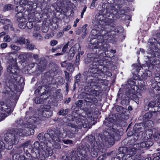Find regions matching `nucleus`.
<instances>
[{"mask_svg": "<svg viewBox=\"0 0 160 160\" xmlns=\"http://www.w3.org/2000/svg\"><path fill=\"white\" fill-rule=\"evenodd\" d=\"M95 40L96 39H94L90 40L89 46L90 48L96 49L95 51L97 53H88L87 58L85 59V62L86 63H88L93 60L92 64L93 66L105 65L103 60L104 57L103 56L105 55L108 57L111 51L112 52L115 53L116 50L111 49V51H108L110 47L108 44L104 42V39H103V42H102H102L97 41L94 43L92 41Z\"/></svg>", "mask_w": 160, "mask_h": 160, "instance_id": "nucleus-1", "label": "nucleus"}, {"mask_svg": "<svg viewBox=\"0 0 160 160\" xmlns=\"http://www.w3.org/2000/svg\"><path fill=\"white\" fill-rule=\"evenodd\" d=\"M93 24L97 28V30L100 31L99 36H102V38L106 36H110L116 34V32L118 33L122 32L123 29L121 26H118L115 29V25L112 23L103 20V17L102 14H97L95 16V20L92 22Z\"/></svg>", "mask_w": 160, "mask_h": 160, "instance_id": "nucleus-2", "label": "nucleus"}, {"mask_svg": "<svg viewBox=\"0 0 160 160\" xmlns=\"http://www.w3.org/2000/svg\"><path fill=\"white\" fill-rule=\"evenodd\" d=\"M158 44L157 40L155 38L149 39L147 52L148 55L147 56L149 60V63L151 64L154 65L156 64V57L160 59V49H158L156 45Z\"/></svg>", "mask_w": 160, "mask_h": 160, "instance_id": "nucleus-3", "label": "nucleus"}, {"mask_svg": "<svg viewBox=\"0 0 160 160\" xmlns=\"http://www.w3.org/2000/svg\"><path fill=\"white\" fill-rule=\"evenodd\" d=\"M58 133V131H57V132H54V134H52L51 136L47 133L45 134L43 136V134L40 133L38 136V138L41 145H44L46 141L48 140L53 148H60L61 146L59 144L60 139L59 138V136H60L57 134Z\"/></svg>", "mask_w": 160, "mask_h": 160, "instance_id": "nucleus-4", "label": "nucleus"}, {"mask_svg": "<svg viewBox=\"0 0 160 160\" xmlns=\"http://www.w3.org/2000/svg\"><path fill=\"white\" fill-rule=\"evenodd\" d=\"M20 130L17 129H12L7 131L4 135V139L8 145V149H10L12 148L13 145L17 142L19 136L18 135Z\"/></svg>", "mask_w": 160, "mask_h": 160, "instance_id": "nucleus-5", "label": "nucleus"}, {"mask_svg": "<svg viewBox=\"0 0 160 160\" xmlns=\"http://www.w3.org/2000/svg\"><path fill=\"white\" fill-rule=\"evenodd\" d=\"M7 71L10 75L12 76L13 77L12 78L13 79V82H15L17 81L18 77L21 78V76L19 75V70L16 64L8 66L7 67Z\"/></svg>", "mask_w": 160, "mask_h": 160, "instance_id": "nucleus-6", "label": "nucleus"}, {"mask_svg": "<svg viewBox=\"0 0 160 160\" xmlns=\"http://www.w3.org/2000/svg\"><path fill=\"white\" fill-rule=\"evenodd\" d=\"M146 128V127L144 126L143 123L139 124H136L134 127L133 130L134 131L135 133L132 134V136L133 139H132V140L135 141H137L139 138L138 133L142 131Z\"/></svg>", "mask_w": 160, "mask_h": 160, "instance_id": "nucleus-7", "label": "nucleus"}, {"mask_svg": "<svg viewBox=\"0 0 160 160\" xmlns=\"http://www.w3.org/2000/svg\"><path fill=\"white\" fill-rule=\"evenodd\" d=\"M52 150L49 147L42 148L39 150L38 152L39 158L42 160H44L46 157L52 155Z\"/></svg>", "mask_w": 160, "mask_h": 160, "instance_id": "nucleus-8", "label": "nucleus"}, {"mask_svg": "<svg viewBox=\"0 0 160 160\" xmlns=\"http://www.w3.org/2000/svg\"><path fill=\"white\" fill-rule=\"evenodd\" d=\"M32 126H28L27 124H23V127H25V128L23 129H21L20 128V132L19 133V136H24L27 135H32L34 134V129L31 128Z\"/></svg>", "mask_w": 160, "mask_h": 160, "instance_id": "nucleus-9", "label": "nucleus"}, {"mask_svg": "<svg viewBox=\"0 0 160 160\" xmlns=\"http://www.w3.org/2000/svg\"><path fill=\"white\" fill-rule=\"evenodd\" d=\"M137 145L134 144L132 146V147L128 149L126 148H119V151L120 152H123L124 151L127 152V153H129L132 156L136 153V151L138 149V148L136 147V146L137 147Z\"/></svg>", "mask_w": 160, "mask_h": 160, "instance_id": "nucleus-10", "label": "nucleus"}, {"mask_svg": "<svg viewBox=\"0 0 160 160\" xmlns=\"http://www.w3.org/2000/svg\"><path fill=\"white\" fill-rule=\"evenodd\" d=\"M0 23L2 24H5L3 26V28L7 30L9 28L11 30H13L12 27V23L9 19L6 18L2 19L0 18Z\"/></svg>", "mask_w": 160, "mask_h": 160, "instance_id": "nucleus-11", "label": "nucleus"}, {"mask_svg": "<svg viewBox=\"0 0 160 160\" xmlns=\"http://www.w3.org/2000/svg\"><path fill=\"white\" fill-rule=\"evenodd\" d=\"M148 106L151 109L149 110L152 112H155L160 111V108L157 104V101H152L148 103Z\"/></svg>", "mask_w": 160, "mask_h": 160, "instance_id": "nucleus-12", "label": "nucleus"}, {"mask_svg": "<svg viewBox=\"0 0 160 160\" xmlns=\"http://www.w3.org/2000/svg\"><path fill=\"white\" fill-rule=\"evenodd\" d=\"M15 42L20 45L27 44L29 42V40L25 39L23 37H16L15 39Z\"/></svg>", "mask_w": 160, "mask_h": 160, "instance_id": "nucleus-13", "label": "nucleus"}, {"mask_svg": "<svg viewBox=\"0 0 160 160\" xmlns=\"http://www.w3.org/2000/svg\"><path fill=\"white\" fill-rule=\"evenodd\" d=\"M0 109L8 113L12 112V110L8 105L3 102H0Z\"/></svg>", "mask_w": 160, "mask_h": 160, "instance_id": "nucleus-14", "label": "nucleus"}, {"mask_svg": "<svg viewBox=\"0 0 160 160\" xmlns=\"http://www.w3.org/2000/svg\"><path fill=\"white\" fill-rule=\"evenodd\" d=\"M153 142L151 141L148 140L146 141L142 142L140 144H138V149H141V148H146L152 146Z\"/></svg>", "mask_w": 160, "mask_h": 160, "instance_id": "nucleus-15", "label": "nucleus"}, {"mask_svg": "<svg viewBox=\"0 0 160 160\" xmlns=\"http://www.w3.org/2000/svg\"><path fill=\"white\" fill-rule=\"evenodd\" d=\"M47 62L45 60H40L38 63V69L41 72H43L46 68Z\"/></svg>", "mask_w": 160, "mask_h": 160, "instance_id": "nucleus-16", "label": "nucleus"}, {"mask_svg": "<svg viewBox=\"0 0 160 160\" xmlns=\"http://www.w3.org/2000/svg\"><path fill=\"white\" fill-rule=\"evenodd\" d=\"M16 20L18 22H26V19L25 18L24 14L21 12L17 13L16 15Z\"/></svg>", "mask_w": 160, "mask_h": 160, "instance_id": "nucleus-17", "label": "nucleus"}, {"mask_svg": "<svg viewBox=\"0 0 160 160\" xmlns=\"http://www.w3.org/2000/svg\"><path fill=\"white\" fill-rule=\"evenodd\" d=\"M47 98V95L43 93L40 97H36L34 99V102L36 104L41 103L43 102V100H46Z\"/></svg>", "mask_w": 160, "mask_h": 160, "instance_id": "nucleus-18", "label": "nucleus"}, {"mask_svg": "<svg viewBox=\"0 0 160 160\" xmlns=\"http://www.w3.org/2000/svg\"><path fill=\"white\" fill-rule=\"evenodd\" d=\"M118 131L117 129H114L113 128L110 132V134L109 135V138L112 141L116 139L115 137L118 136Z\"/></svg>", "mask_w": 160, "mask_h": 160, "instance_id": "nucleus-19", "label": "nucleus"}, {"mask_svg": "<svg viewBox=\"0 0 160 160\" xmlns=\"http://www.w3.org/2000/svg\"><path fill=\"white\" fill-rule=\"evenodd\" d=\"M90 119H86L85 120H82L81 122H79V124L78 126L80 127L82 125L84 128H88V127H89L90 125Z\"/></svg>", "mask_w": 160, "mask_h": 160, "instance_id": "nucleus-20", "label": "nucleus"}, {"mask_svg": "<svg viewBox=\"0 0 160 160\" xmlns=\"http://www.w3.org/2000/svg\"><path fill=\"white\" fill-rule=\"evenodd\" d=\"M12 158L13 160H31V158H26L24 155L20 156L18 154H14L12 156Z\"/></svg>", "mask_w": 160, "mask_h": 160, "instance_id": "nucleus-21", "label": "nucleus"}, {"mask_svg": "<svg viewBox=\"0 0 160 160\" xmlns=\"http://www.w3.org/2000/svg\"><path fill=\"white\" fill-rule=\"evenodd\" d=\"M114 122V120L112 118H107V121L104 122V124L106 126L111 128L112 127Z\"/></svg>", "mask_w": 160, "mask_h": 160, "instance_id": "nucleus-22", "label": "nucleus"}, {"mask_svg": "<svg viewBox=\"0 0 160 160\" xmlns=\"http://www.w3.org/2000/svg\"><path fill=\"white\" fill-rule=\"evenodd\" d=\"M152 116V115L151 113L148 112L145 113L143 116V121L144 122H147L148 121L151 120Z\"/></svg>", "mask_w": 160, "mask_h": 160, "instance_id": "nucleus-23", "label": "nucleus"}, {"mask_svg": "<svg viewBox=\"0 0 160 160\" xmlns=\"http://www.w3.org/2000/svg\"><path fill=\"white\" fill-rule=\"evenodd\" d=\"M123 153V156L122 157V160H133L132 157L133 156H132L129 153H127V152L124 151Z\"/></svg>", "mask_w": 160, "mask_h": 160, "instance_id": "nucleus-24", "label": "nucleus"}, {"mask_svg": "<svg viewBox=\"0 0 160 160\" xmlns=\"http://www.w3.org/2000/svg\"><path fill=\"white\" fill-rule=\"evenodd\" d=\"M37 118L36 117H31L28 119V122L27 124L28 126H32V124L34 123L37 122Z\"/></svg>", "mask_w": 160, "mask_h": 160, "instance_id": "nucleus-25", "label": "nucleus"}, {"mask_svg": "<svg viewBox=\"0 0 160 160\" xmlns=\"http://www.w3.org/2000/svg\"><path fill=\"white\" fill-rule=\"evenodd\" d=\"M128 97L130 99L134 101L137 103H139V99H138V97H137L136 94L130 93Z\"/></svg>", "mask_w": 160, "mask_h": 160, "instance_id": "nucleus-26", "label": "nucleus"}, {"mask_svg": "<svg viewBox=\"0 0 160 160\" xmlns=\"http://www.w3.org/2000/svg\"><path fill=\"white\" fill-rule=\"evenodd\" d=\"M69 109H67L64 110L63 108H61L59 111L58 113L59 115L65 116L68 114V112L69 111Z\"/></svg>", "mask_w": 160, "mask_h": 160, "instance_id": "nucleus-27", "label": "nucleus"}, {"mask_svg": "<svg viewBox=\"0 0 160 160\" xmlns=\"http://www.w3.org/2000/svg\"><path fill=\"white\" fill-rule=\"evenodd\" d=\"M143 122L144 126H145V127H149V128L152 127L153 126V122L151 120L149 121H148L147 122Z\"/></svg>", "mask_w": 160, "mask_h": 160, "instance_id": "nucleus-28", "label": "nucleus"}, {"mask_svg": "<svg viewBox=\"0 0 160 160\" xmlns=\"http://www.w3.org/2000/svg\"><path fill=\"white\" fill-rule=\"evenodd\" d=\"M20 5L25 9L26 8L25 7L28 5V2L26 0H21L20 1Z\"/></svg>", "mask_w": 160, "mask_h": 160, "instance_id": "nucleus-29", "label": "nucleus"}, {"mask_svg": "<svg viewBox=\"0 0 160 160\" xmlns=\"http://www.w3.org/2000/svg\"><path fill=\"white\" fill-rule=\"evenodd\" d=\"M67 69L70 72H72L74 70V68L72 63H68L67 64Z\"/></svg>", "mask_w": 160, "mask_h": 160, "instance_id": "nucleus-30", "label": "nucleus"}, {"mask_svg": "<svg viewBox=\"0 0 160 160\" xmlns=\"http://www.w3.org/2000/svg\"><path fill=\"white\" fill-rule=\"evenodd\" d=\"M99 94V92L96 90H91L89 92V94L93 97L97 96Z\"/></svg>", "mask_w": 160, "mask_h": 160, "instance_id": "nucleus-31", "label": "nucleus"}, {"mask_svg": "<svg viewBox=\"0 0 160 160\" xmlns=\"http://www.w3.org/2000/svg\"><path fill=\"white\" fill-rule=\"evenodd\" d=\"M98 149H92V152L91 153V155L93 157H96L98 156Z\"/></svg>", "mask_w": 160, "mask_h": 160, "instance_id": "nucleus-32", "label": "nucleus"}, {"mask_svg": "<svg viewBox=\"0 0 160 160\" xmlns=\"http://www.w3.org/2000/svg\"><path fill=\"white\" fill-rule=\"evenodd\" d=\"M28 20L29 22H34L36 19L34 17V14H30L28 15Z\"/></svg>", "mask_w": 160, "mask_h": 160, "instance_id": "nucleus-33", "label": "nucleus"}, {"mask_svg": "<svg viewBox=\"0 0 160 160\" xmlns=\"http://www.w3.org/2000/svg\"><path fill=\"white\" fill-rule=\"evenodd\" d=\"M13 8V6L11 4H7L5 5L3 8V10L4 11H6L9 10H11Z\"/></svg>", "mask_w": 160, "mask_h": 160, "instance_id": "nucleus-34", "label": "nucleus"}, {"mask_svg": "<svg viewBox=\"0 0 160 160\" xmlns=\"http://www.w3.org/2000/svg\"><path fill=\"white\" fill-rule=\"evenodd\" d=\"M74 47L73 48L72 51L71 49H70L68 53V59H72L74 56L75 53L73 51L74 50Z\"/></svg>", "mask_w": 160, "mask_h": 160, "instance_id": "nucleus-35", "label": "nucleus"}, {"mask_svg": "<svg viewBox=\"0 0 160 160\" xmlns=\"http://www.w3.org/2000/svg\"><path fill=\"white\" fill-rule=\"evenodd\" d=\"M77 47L78 48V54L76 56V58L80 59V57H81L80 52L81 51V48L80 46L78 44L77 45H75L76 48Z\"/></svg>", "mask_w": 160, "mask_h": 160, "instance_id": "nucleus-36", "label": "nucleus"}, {"mask_svg": "<svg viewBox=\"0 0 160 160\" xmlns=\"http://www.w3.org/2000/svg\"><path fill=\"white\" fill-rule=\"evenodd\" d=\"M26 22H19L18 24L19 27L22 29H24L25 28L26 26Z\"/></svg>", "mask_w": 160, "mask_h": 160, "instance_id": "nucleus-37", "label": "nucleus"}, {"mask_svg": "<svg viewBox=\"0 0 160 160\" xmlns=\"http://www.w3.org/2000/svg\"><path fill=\"white\" fill-rule=\"evenodd\" d=\"M116 109L117 111L122 113L123 112V108L122 106H117L116 107Z\"/></svg>", "mask_w": 160, "mask_h": 160, "instance_id": "nucleus-38", "label": "nucleus"}, {"mask_svg": "<svg viewBox=\"0 0 160 160\" xmlns=\"http://www.w3.org/2000/svg\"><path fill=\"white\" fill-rule=\"evenodd\" d=\"M33 36L37 39L40 40L42 38V37L41 35L37 32L34 33L33 35Z\"/></svg>", "mask_w": 160, "mask_h": 160, "instance_id": "nucleus-39", "label": "nucleus"}, {"mask_svg": "<svg viewBox=\"0 0 160 160\" xmlns=\"http://www.w3.org/2000/svg\"><path fill=\"white\" fill-rule=\"evenodd\" d=\"M11 48L14 50L18 51L20 50V48L14 44H12L10 46Z\"/></svg>", "mask_w": 160, "mask_h": 160, "instance_id": "nucleus-40", "label": "nucleus"}, {"mask_svg": "<svg viewBox=\"0 0 160 160\" xmlns=\"http://www.w3.org/2000/svg\"><path fill=\"white\" fill-rule=\"evenodd\" d=\"M97 70L95 68H91L89 69L88 72L91 73V75H92V74H95L96 73Z\"/></svg>", "mask_w": 160, "mask_h": 160, "instance_id": "nucleus-41", "label": "nucleus"}, {"mask_svg": "<svg viewBox=\"0 0 160 160\" xmlns=\"http://www.w3.org/2000/svg\"><path fill=\"white\" fill-rule=\"evenodd\" d=\"M26 46V48L27 49H29L30 50H32L34 48V45L29 43H28Z\"/></svg>", "mask_w": 160, "mask_h": 160, "instance_id": "nucleus-42", "label": "nucleus"}, {"mask_svg": "<svg viewBox=\"0 0 160 160\" xmlns=\"http://www.w3.org/2000/svg\"><path fill=\"white\" fill-rule=\"evenodd\" d=\"M25 9L20 5L17 6L15 9V10L16 12L23 11Z\"/></svg>", "mask_w": 160, "mask_h": 160, "instance_id": "nucleus-43", "label": "nucleus"}, {"mask_svg": "<svg viewBox=\"0 0 160 160\" xmlns=\"http://www.w3.org/2000/svg\"><path fill=\"white\" fill-rule=\"evenodd\" d=\"M5 147V145L4 142L0 140V149H3ZM2 150H0V153L1 154Z\"/></svg>", "mask_w": 160, "mask_h": 160, "instance_id": "nucleus-44", "label": "nucleus"}, {"mask_svg": "<svg viewBox=\"0 0 160 160\" xmlns=\"http://www.w3.org/2000/svg\"><path fill=\"white\" fill-rule=\"evenodd\" d=\"M3 40L6 42H9L11 40V38L9 35H6L4 37Z\"/></svg>", "mask_w": 160, "mask_h": 160, "instance_id": "nucleus-45", "label": "nucleus"}, {"mask_svg": "<svg viewBox=\"0 0 160 160\" xmlns=\"http://www.w3.org/2000/svg\"><path fill=\"white\" fill-rule=\"evenodd\" d=\"M121 104L123 105H128L129 104L128 100L127 99L122 100L121 102Z\"/></svg>", "mask_w": 160, "mask_h": 160, "instance_id": "nucleus-46", "label": "nucleus"}, {"mask_svg": "<svg viewBox=\"0 0 160 160\" xmlns=\"http://www.w3.org/2000/svg\"><path fill=\"white\" fill-rule=\"evenodd\" d=\"M34 146L36 148H38L39 150L42 148L40 146V143L38 142H34Z\"/></svg>", "mask_w": 160, "mask_h": 160, "instance_id": "nucleus-47", "label": "nucleus"}, {"mask_svg": "<svg viewBox=\"0 0 160 160\" xmlns=\"http://www.w3.org/2000/svg\"><path fill=\"white\" fill-rule=\"evenodd\" d=\"M83 100H80L77 101L75 103V104L77 106L80 107L81 106V105L83 103Z\"/></svg>", "mask_w": 160, "mask_h": 160, "instance_id": "nucleus-48", "label": "nucleus"}, {"mask_svg": "<svg viewBox=\"0 0 160 160\" xmlns=\"http://www.w3.org/2000/svg\"><path fill=\"white\" fill-rule=\"evenodd\" d=\"M27 26L29 29L32 28L33 27L32 22H29L27 23Z\"/></svg>", "mask_w": 160, "mask_h": 160, "instance_id": "nucleus-49", "label": "nucleus"}, {"mask_svg": "<svg viewBox=\"0 0 160 160\" xmlns=\"http://www.w3.org/2000/svg\"><path fill=\"white\" fill-rule=\"evenodd\" d=\"M63 142L66 144H72V140L67 139V140H63Z\"/></svg>", "mask_w": 160, "mask_h": 160, "instance_id": "nucleus-50", "label": "nucleus"}, {"mask_svg": "<svg viewBox=\"0 0 160 160\" xmlns=\"http://www.w3.org/2000/svg\"><path fill=\"white\" fill-rule=\"evenodd\" d=\"M123 153L122 152V153H118L117 154L116 157L118 158L119 160H121V158H122L123 156Z\"/></svg>", "mask_w": 160, "mask_h": 160, "instance_id": "nucleus-51", "label": "nucleus"}, {"mask_svg": "<svg viewBox=\"0 0 160 160\" xmlns=\"http://www.w3.org/2000/svg\"><path fill=\"white\" fill-rule=\"evenodd\" d=\"M69 43V42H68L63 47L62 49V51L63 52H66L67 50L68 47V43Z\"/></svg>", "mask_w": 160, "mask_h": 160, "instance_id": "nucleus-52", "label": "nucleus"}, {"mask_svg": "<svg viewBox=\"0 0 160 160\" xmlns=\"http://www.w3.org/2000/svg\"><path fill=\"white\" fill-rule=\"evenodd\" d=\"M71 160H80L79 157L77 155H74L71 157Z\"/></svg>", "mask_w": 160, "mask_h": 160, "instance_id": "nucleus-53", "label": "nucleus"}, {"mask_svg": "<svg viewBox=\"0 0 160 160\" xmlns=\"http://www.w3.org/2000/svg\"><path fill=\"white\" fill-rule=\"evenodd\" d=\"M58 43V42L57 40H53L51 41L50 42V44L52 46H54L57 44Z\"/></svg>", "mask_w": 160, "mask_h": 160, "instance_id": "nucleus-54", "label": "nucleus"}, {"mask_svg": "<svg viewBox=\"0 0 160 160\" xmlns=\"http://www.w3.org/2000/svg\"><path fill=\"white\" fill-rule=\"evenodd\" d=\"M86 8H87V7L86 6H85L84 8L83 9L81 13V18H83V14H84V12H85Z\"/></svg>", "mask_w": 160, "mask_h": 160, "instance_id": "nucleus-55", "label": "nucleus"}, {"mask_svg": "<svg viewBox=\"0 0 160 160\" xmlns=\"http://www.w3.org/2000/svg\"><path fill=\"white\" fill-rule=\"evenodd\" d=\"M86 8H87V7L86 6H85L84 8L83 9L81 13V18H83V14H84V12H85Z\"/></svg>", "mask_w": 160, "mask_h": 160, "instance_id": "nucleus-56", "label": "nucleus"}, {"mask_svg": "<svg viewBox=\"0 0 160 160\" xmlns=\"http://www.w3.org/2000/svg\"><path fill=\"white\" fill-rule=\"evenodd\" d=\"M159 77H160V73H156L155 74L154 79L156 82H158V81H157V78H158L159 79H160Z\"/></svg>", "mask_w": 160, "mask_h": 160, "instance_id": "nucleus-57", "label": "nucleus"}, {"mask_svg": "<svg viewBox=\"0 0 160 160\" xmlns=\"http://www.w3.org/2000/svg\"><path fill=\"white\" fill-rule=\"evenodd\" d=\"M140 89L141 91H144L146 89V86L144 85L140 86Z\"/></svg>", "mask_w": 160, "mask_h": 160, "instance_id": "nucleus-58", "label": "nucleus"}, {"mask_svg": "<svg viewBox=\"0 0 160 160\" xmlns=\"http://www.w3.org/2000/svg\"><path fill=\"white\" fill-rule=\"evenodd\" d=\"M0 46L1 48H4L7 47V44L6 43H2L1 44Z\"/></svg>", "mask_w": 160, "mask_h": 160, "instance_id": "nucleus-59", "label": "nucleus"}, {"mask_svg": "<svg viewBox=\"0 0 160 160\" xmlns=\"http://www.w3.org/2000/svg\"><path fill=\"white\" fill-rule=\"evenodd\" d=\"M97 0H93V1L92 2V3H91V4L90 6V8H93L95 7V2L97 1Z\"/></svg>", "mask_w": 160, "mask_h": 160, "instance_id": "nucleus-60", "label": "nucleus"}, {"mask_svg": "<svg viewBox=\"0 0 160 160\" xmlns=\"http://www.w3.org/2000/svg\"><path fill=\"white\" fill-rule=\"evenodd\" d=\"M61 65L62 67L63 68L65 67H66L67 68V64L66 63V61H65L61 62Z\"/></svg>", "mask_w": 160, "mask_h": 160, "instance_id": "nucleus-61", "label": "nucleus"}, {"mask_svg": "<svg viewBox=\"0 0 160 160\" xmlns=\"http://www.w3.org/2000/svg\"><path fill=\"white\" fill-rule=\"evenodd\" d=\"M79 19L78 18H77L76 19L75 21L74 22V24L73 25L74 27H76L77 26V24L79 22Z\"/></svg>", "mask_w": 160, "mask_h": 160, "instance_id": "nucleus-62", "label": "nucleus"}, {"mask_svg": "<svg viewBox=\"0 0 160 160\" xmlns=\"http://www.w3.org/2000/svg\"><path fill=\"white\" fill-rule=\"evenodd\" d=\"M71 28V26L70 25H68L66 27L63 29L64 31H67L69 30Z\"/></svg>", "mask_w": 160, "mask_h": 160, "instance_id": "nucleus-63", "label": "nucleus"}, {"mask_svg": "<svg viewBox=\"0 0 160 160\" xmlns=\"http://www.w3.org/2000/svg\"><path fill=\"white\" fill-rule=\"evenodd\" d=\"M8 60H10V61L9 62V63L10 62H14V59L11 56H10L8 58Z\"/></svg>", "mask_w": 160, "mask_h": 160, "instance_id": "nucleus-64", "label": "nucleus"}]
</instances>
